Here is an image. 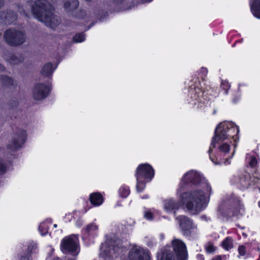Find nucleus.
<instances>
[{"mask_svg":"<svg viewBox=\"0 0 260 260\" xmlns=\"http://www.w3.org/2000/svg\"><path fill=\"white\" fill-rule=\"evenodd\" d=\"M239 126L232 121L221 122L216 126L208 151L210 159L214 164L226 165L231 164L230 159L234 155L235 150L232 156L225 158L229 152L231 146L223 141L225 140H233L235 149L239 140Z\"/></svg>","mask_w":260,"mask_h":260,"instance_id":"f257e3e1","label":"nucleus"},{"mask_svg":"<svg viewBox=\"0 0 260 260\" xmlns=\"http://www.w3.org/2000/svg\"><path fill=\"white\" fill-rule=\"evenodd\" d=\"M180 201L174 198L166 199L164 201V208L168 213L175 214L182 205H185L190 211L199 213L206 208L208 201H206L204 192L201 189L180 192Z\"/></svg>","mask_w":260,"mask_h":260,"instance_id":"f03ea898","label":"nucleus"},{"mask_svg":"<svg viewBox=\"0 0 260 260\" xmlns=\"http://www.w3.org/2000/svg\"><path fill=\"white\" fill-rule=\"evenodd\" d=\"M201 74L202 81L197 78L193 84L191 85L188 89V95L192 101L197 103L205 104L206 102L210 100V96L212 95L213 91L212 88L209 85H207L204 83L205 78L208 74L207 68L202 67L199 71Z\"/></svg>","mask_w":260,"mask_h":260,"instance_id":"7ed1b4c3","label":"nucleus"},{"mask_svg":"<svg viewBox=\"0 0 260 260\" xmlns=\"http://www.w3.org/2000/svg\"><path fill=\"white\" fill-rule=\"evenodd\" d=\"M244 209V204L240 197L232 193L228 197L226 205L219 207L217 211L222 217L230 219L242 215Z\"/></svg>","mask_w":260,"mask_h":260,"instance_id":"20e7f679","label":"nucleus"},{"mask_svg":"<svg viewBox=\"0 0 260 260\" xmlns=\"http://www.w3.org/2000/svg\"><path fill=\"white\" fill-rule=\"evenodd\" d=\"M54 10L52 5L46 0H37L31 7L34 17L47 26L52 24Z\"/></svg>","mask_w":260,"mask_h":260,"instance_id":"39448f33","label":"nucleus"},{"mask_svg":"<svg viewBox=\"0 0 260 260\" xmlns=\"http://www.w3.org/2000/svg\"><path fill=\"white\" fill-rule=\"evenodd\" d=\"M154 175L155 171L149 164H139L135 173L137 181L136 185L137 191L139 193L142 192L146 188V183L151 181Z\"/></svg>","mask_w":260,"mask_h":260,"instance_id":"423d86ee","label":"nucleus"},{"mask_svg":"<svg viewBox=\"0 0 260 260\" xmlns=\"http://www.w3.org/2000/svg\"><path fill=\"white\" fill-rule=\"evenodd\" d=\"M202 176L197 172L189 171L181 179L177 190V194L186 189L192 185H198L202 181Z\"/></svg>","mask_w":260,"mask_h":260,"instance_id":"0eeeda50","label":"nucleus"},{"mask_svg":"<svg viewBox=\"0 0 260 260\" xmlns=\"http://www.w3.org/2000/svg\"><path fill=\"white\" fill-rule=\"evenodd\" d=\"M4 39L6 43L11 47L19 46L25 41L24 34L14 28H9L4 34Z\"/></svg>","mask_w":260,"mask_h":260,"instance_id":"6e6552de","label":"nucleus"},{"mask_svg":"<svg viewBox=\"0 0 260 260\" xmlns=\"http://www.w3.org/2000/svg\"><path fill=\"white\" fill-rule=\"evenodd\" d=\"M60 249L65 254H75L78 255L80 252V246L77 239L73 238L71 236L63 238L60 242Z\"/></svg>","mask_w":260,"mask_h":260,"instance_id":"1a4fd4ad","label":"nucleus"},{"mask_svg":"<svg viewBox=\"0 0 260 260\" xmlns=\"http://www.w3.org/2000/svg\"><path fill=\"white\" fill-rule=\"evenodd\" d=\"M177 219L178 220L182 234L184 236L190 237L194 234V230L197 229V226L194 224L191 218L181 215L178 216Z\"/></svg>","mask_w":260,"mask_h":260,"instance_id":"9d476101","label":"nucleus"},{"mask_svg":"<svg viewBox=\"0 0 260 260\" xmlns=\"http://www.w3.org/2000/svg\"><path fill=\"white\" fill-rule=\"evenodd\" d=\"M52 89L51 83H36L34 86L32 91V97L36 101L43 100L50 94Z\"/></svg>","mask_w":260,"mask_h":260,"instance_id":"9b49d317","label":"nucleus"},{"mask_svg":"<svg viewBox=\"0 0 260 260\" xmlns=\"http://www.w3.org/2000/svg\"><path fill=\"white\" fill-rule=\"evenodd\" d=\"M27 137L26 131L18 129L14 134L11 143L7 145V148L13 151L18 150L26 142Z\"/></svg>","mask_w":260,"mask_h":260,"instance_id":"f8f14e48","label":"nucleus"},{"mask_svg":"<svg viewBox=\"0 0 260 260\" xmlns=\"http://www.w3.org/2000/svg\"><path fill=\"white\" fill-rule=\"evenodd\" d=\"M172 246L177 260H187L188 253L184 242L180 239H174L172 241Z\"/></svg>","mask_w":260,"mask_h":260,"instance_id":"ddd939ff","label":"nucleus"},{"mask_svg":"<svg viewBox=\"0 0 260 260\" xmlns=\"http://www.w3.org/2000/svg\"><path fill=\"white\" fill-rule=\"evenodd\" d=\"M129 260H151L149 252L141 247H133L128 254Z\"/></svg>","mask_w":260,"mask_h":260,"instance_id":"4468645a","label":"nucleus"},{"mask_svg":"<svg viewBox=\"0 0 260 260\" xmlns=\"http://www.w3.org/2000/svg\"><path fill=\"white\" fill-rule=\"evenodd\" d=\"M98 231V226L94 223L88 224L83 229L81 232L82 240L85 242H90L94 238L97 236Z\"/></svg>","mask_w":260,"mask_h":260,"instance_id":"2eb2a0df","label":"nucleus"},{"mask_svg":"<svg viewBox=\"0 0 260 260\" xmlns=\"http://www.w3.org/2000/svg\"><path fill=\"white\" fill-rule=\"evenodd\" d=\"M38 251V248L37 243L31 241L28 243L25 250H22L18 254V257L19 260H32L31 255L37 253Z\"/></svg>","mask_w":260,"mask_h":260,"instance_id":"dca6fc26","label":"nucleus"},{"mask_svg":"<svg viewBox=\"0 0 260 260\" xmlns=\"http://www.w3.org/2000/svg\"><path fill=\"white\" fill-rule=\"evenodd\" d=\"M105 245L110 250H113V252L116 254H119L121 252L122 246V243L119 240L117 241L111 238L106 241Z\"/></svg>","mask_w":260,"mask_h":260,"instance_id":"f3484780","label":"nucleus"},{"mask_svg":"<svg viewBox=\"0 0 260 260\" xmlns=\"http://www.w3.org/2000/svg\"><path fill=\"white\" fill-rule=\"evenodd\" d=\"M89 200L91 204L95 207L101 205L104 202V199L101 192H94L90 194Z\"/></svg>","mask_w":260,"mask_h":260,"instance_id":"a211bd4d","label":"nucleus"},{"mask_svg":"<svg viewBox=\"0 0 260 260\" xmlns=\"http://www.w3.org/2000/svg\"><path fill=\"white\" fill-rule=\"evenodd\" d=\"M56 68V67L53 68V64L52 62H47L42 67L40 73L44 77L50 78L52 76Z\"/></svg>","mask_w":260,"mask_h":260,"instance_id":"6ab92c4d","label":"nucleus"},{"mask_svg":"<svg viewBox=\"0 0 260 260\" xmlns=\"http://www.w3.org/2000/svg\"><path fill=\"white\" fill-rule=\"evenodd\" d=\"M157 260H174L173 252L167 248H164L157 253Z\"/></svg>","mask_w":260,"mask_h":260,"instance_id":"aec40b11","label":"nucleus"},{"mask_svg":"<svg viewBox=\"0 0 260 260\" xmlns=\"http://www.w3.org/2000/svg\"><path fill=\"white\" fill-rule=\"evenodd\" d=\"M79 6L78 0H64L63 7L67 11L72 12Z\"/></svg>","mask_w":260,"mask_h":260,"instance_id":"412c9836","label":"nucleus"},{"mask_svg":"<svg viewBox=\"0 0 260 260\" xmlns=\"http://www.w3.org/2000/svg\"><path fill=\"white\" fill-rule=\"evenodd\" d=\"M4 16H2L4 18V21L6 22L11 24L15 21L17 18V13L12 10H7L5 13H3Z\"/></svg>","mask_w":260,"mask_h":260,"instance_id":"4be33fe9","label":"nucleus"},{"mask_svg":"<svg viewBox=\"0 0 260 260\" xmlns=\"http://www.w3.org/2000/svg\"><path fill=\"white\" fill-rule=\"evenodd\" d=\"M250 10L253 16L260 19V0H253L250 5Z\"/></svg>","mask_w":260,"mask_h":260,"instance_id":"5701e85b","label":"nucleus"},{"mask_svg":"<svg viewBox=\"0 0 260 260\" xmlns=\"http://www.w3.org/2000/svg\"><path fill=\"white\" fill-rule=\"evenodd\" d=\"M0 82L1 83L6 87L15 86L16 87V84H15L14 79L7 75H0Z\"/></svg>","mask_w":260,"mask_h":260,"instance_id":"b1692460","label":"nucleus"},{"mask_svg":"<svg viewBox=\"0 0 260 260\" xmlns=\"http://www.w3.org/2000/svg\"><path fill=\"white\" fill-rule=\"evenodd\" d=\"M131 192L129 187L125 184H123L118 190V193L120 197L126 198Z\"/></svg>","mask_w":260,"mask_h":260,"instance_id":"393cba45","label":"nucleus"},{"mask_svg":"<svg viewBox=\"0 0 260 260\" xmlns=\"http://www.w3.org/2000/svg\"><path fill=\"white\" fill-rule=\"evenodd\" d=\"M221 246L226 250H229L233 247V240L231 237L228 236L222 241Z\"/></svg>","mask_w":260,"mask_h":260,"instance_id":"a878e982","label":"nucleus"},{"mask_svg":"<svg viewBox=\"0 0 260 260\" xmlns=\"http://www.w3.org/2000/svg\"><path fill=\"white\" fill-rule=\"evenodd\" d=\"M239 182L243 187L248 186L250 184L249 174L242 175L240 177Z\"/></svg>","mask_w":260,"mask_h":260,"instance_id":"bb28decb","label":"nucleus"},{"mask_svg":"<svg viewBox=\"0 0 260 260\" xmlns=\"http://www.w3.org/2000/svg\"><path fill=\"white\" fill-rule=\"evenodd\" d=\"M49 227L48 223L45 221L41 222L38 228V230L42 236H45L48 233Z\"/></svg>","mask_w":260,"mask_h":260,"instance_id":"cd10ccee","label":"nucleus"},{"mask_svg":"<svg viewBox=\"0 0 260 260\" xmlns=\"http://www.w3.org/2000/svg\"><path fill=\"white\" fill-rule=\"evenodd\" d=\"M85 40V35L84 32L76 33L73 37V41L74 43H81Z\"/></svg>","mask_w":260,"mask_h":260,"instance_id":"c85d7f7f","label":"nucleus"},{"mask_svg":"<svg viewBox=\"0 0 260 260\" xmlns=\"http://www.w3.org/2000/svg\"><path fill=\"white\" fill-rule=\"evenodd\" d=\"M8 61L10 63L13 64H17L23 61V59L18 58L15 55L12 54L9 56Z\"/></svg>","mask_w":260,"mask_h":260,"instance_id":"c756f323","label":"nucleus"},{"mask_svg":"<svg viewBox=\"0 0 260 260\" xmlns=\"http://www.w3.org/2000/svg\"><path fill=\"white\" fill-rule=\"evenodd\" d=\"M231 85L227 81L222 80L221 82L220 87L224 91V92L226 94H228V90L230 88Z\"/></svg>","mask_w":260,"mask_h":260,"instance_id":"7c9ffc66","label":"nucleus"},{"mask_svg":"<svg viewBox=\"0 0 260 260\" xmlns=\"http://www.w3.org/2000/svg\"><path fill=\"white\" fill-rule=\"evenodd\" d=\"M205 249L207 253H212L215 251L216 248L212 243L209 242L208 245L205 247Z\"/></svg>","mask_w":260,"mask_h":260,"instance_id":"2f4dec72","label":"nucleus"},{"mask_svg":"<svg viewBox=\"0 0 260 260\" xmlns=\"http://www.w3.org/2000/svg\"><path fill=\"white\" fill-rule=\"evenodd\" d=\"M257 164V160L255 156H252L250 157L249 165L253 168H254Z\"/></svg>","mask_w":260,"mask_h":260,"instance_id":"473e14b6","label":"nucleus"},{"mask_svg":"<svg viewBox=\"0 0 260 260\" xmlns=\"http://www.w3.org/2000/svg\"><path fill=\"white\" fill-rule=\"evenodd\" d=\"M7 165L0 159V175H4L7 172Z\"/></svg>","mask_w":260,"mask_h":260,"instance_id":"72a5a7b5","label":"nucleus"},{"mask_svg":"<svg viewBox=\"0 0 260 260\" xmlns=\"http://www.w3.org/2000/svg\"><path fill=\"white\" fill-rule=\"evenodd\" d=\"M238 253L241 256H244L246 253V248L244 245H240L238 247Z\"/></svg>","mask_w":260,"mask_h":260,"instance_id":"f704fd0d","label":"nucleus"},{"mask_svg":"<svg viewBox=\"0 0 260 260\" xmlns=\"http://www.w3.org/2000/svg\"><path fill=\"white\" fill-rule=\"evenodd\" d=\"M144 217L149 220H151L154 218V215L153 213L150 211L145 212Z\"/></svg>","mask_w":260,"mask_h":260,"instance_id":"c9c22d12","label":"nucleus"},{"mask_svg":"<svg viewBox=\"0 0 260 260\" xmlns=\"http://www.w3.org/2000/svg\"><path fill=\"white\" fill-rule=\"evenodd\" d=\"M54 249L53 248H51L50 251L47 253V255L46 257V260H51V258L54 255Z\"/></svg>","mask_w":260,"mask_h":260,"instance_id":"e433bc0d","label":"nucleus"},{"mask_svg":"<svg viewBox=\"0 0 260 260\" xmlns=\"http://www.w3.org/2000/svg\"><path fill=\"white\" fill-rule=\"evenodd\" d=\"M71 256H67L66 260H77L78 255H75V254H70Z\"/></svg>","mask_w":260,"mask_h":260,"instance_id":"4c0bfd02","label":"nucleus"},{"mask_svg":"<svg viewBox=\"0 0 260 260\" xmlns=\"http://www.w3.org/2000/svg\"><path fill=\"white\" fill-rule=\"evenodd\" d=\"M206 190L209 193V195L211 194L212 188L209 183H207L206 185Z\"/></svg>","mask_w":260,"mask_h":260,"instance_id":"58836bf2","label":"nucleus"},{"mask_svg":"<svg viewBox=\"0 0 260 260\" xmlns=\"http://www.w3.org/2000/svg\"><path fill=\"white\" fill-rule=\"evenodd\" d=\"M197 258L198 260H204L205 257H204V255H203L202 254H198L197 255Z\"/></svg>","mask_w":260,"mask_h":260,"instance_id":"ea45409f","label":"nucleus"},{"mask_svg":"<svg viewBox=\"0 0 260 260\" xmlns=\"http://www.w3.org/2000/svg\"><path fill=\"white\" fill-rule=\"evenodd\" d=\"M239 99H240V98L239 96H236L233 98V102L234 103H236L239 101Z\"/></svg>","mask_w":260,"mask_h":260,"instance_id":"a19ab883","label":"nucleus"},{"mask_svg":"<svg viewBox=\"0 0 260 260\" xmlns=\"http://www.w3.org/2000/svg\"><path fill=\"white\" fill-rule=\"evenodd\" d=\"M114 3L122 4L124 2V0H113Z\"/></svg>","mask_w":260,"mask_h":260,"instance_id":"79ce46f5","label":"nucleus"},{"mask_svg":"<svg viewBox=\"0 0 260 260\" xmlns=\"http://www.w3.org/2000/svg\"><path fill=\"white\" fill-rule=\"evenodd\" d=\"M141 198L143 200L148 199L149 198V196L147 194H145L144 195L141 196Z\"/></svg>","mask_w":260,"mask_h":260,"instance_id":"37998d69","label":"nucleus"},{"mask_svg":"<svg viewBox=\"0 0 260 260\" xmlns=\"http://www.w3.org/2000/svg\"><path fill=\"white\" fill-rule=\"evenodd\" d=\"M6 70V67L0 63V72H4Z\"/></svg>","mask_w":260,"mask_h":260,"instance_id":"c03bdc74","label":"nucleus"},{"mask_svg":"<svg viewBox=\"0 0 260 260\" xmlns=\"http://www.w3.org/2000/svg\"><path fill=\"white\" fill-rule=\"evenodd\" d=\"M212 260H222L221 257L220 255H216L214 256Z\"/></svg>","mask_w":260,"mask_h":260,"instance_id":"a18cd8bd","label":"nucleus"},{"mask_svg":"<svg viewBox=\"0 0 260 260\" xmlns=\"http://www.w3.org/2000/svg\"><path fill=\"white\" fill-rule=\"evenodd\" d=\"M51 260H61L60 258L57 256H54L51 258Z\"/></svg>","mask_w":260,"mask_h":260,"instance_id":"49530a36","label":"nucleus"},{"mask_svg":"<svg viewBox=\"0 0 260 260\" xmlns=\"http://www.w3.org/2000/svg\"><path fill=\"white\" fill-rule=\"evenodd\" d=\"M4 0H0V9L4 6Z\"/></svg>","mask_w":260,"mask_h":260,"instance_id":"de8ad7c7","label":"nucleus"},{"mask_svg":"<svg viewBox=\"0 0 260 260\" xmlns=\"http://www.w3.org/2000/svg\"><path fill=\"white\" fill-rule=\"evenodd\" d=\"M104 253H105V254L106 255H107V256L109 255V252L107 250H104Z\"/></svg>","mask_w":260,"mask_h":260,"instance_id":"09e8293b","label":"nucleus"},{"mask_svg":"<svg viewBox=\"0 0 260 260\" xmlns=\"http://www.w3.org/2000/svg\"><path fill=\"white\" fill-rule=\"evenodd\" d=\"M93 25V23H91V24H90V25H89V26H88V27H87V29H86V30H87V29H89V28H90V27H91Z\"/></svg>","mask_w":260,"mask_h":260,"instance_id":"8fccbe9b","label":"nucleus"},{"mask_svg":"<svg viewBox=\"0 0 260 260\" xmlns=\"http://www.w3.org/2000/svg\"><path fill=\"white\" fill-rule=\"evenodd\" d=\"M257 205H258V207L260 208V201H259L257 203Z\"/></svg>","mask_w":260,"mask_h":260,"instance_id":"3c124183","label":"nucleus"},{"mask_svg":"<svg viewBox=\"0 0 260 260\" xmlns=\"http://www.w3.org/2000/svg\"><path fill=\"white\" fill-rule=\"evenodd\" d=\"M14 104H15V106H16L18 104L17 102L14 101Z\"/></svg>","mask_w":260,"mask_h":260,"instance_id":"603ef678","label":"nucleus"},{"mask_svg":"<svg viewBox=\"0 0 260 260\" xmlns=\"http://www.w3.org/2000/svg\"><path fill=\"white\" fill-rule=\"evenodd\" d=\"M87 2H90L92 0H85Z\"/></svg>","mask_w":260,"mask_h":260,"instance_id":"864d4df0","label":"nucleus"},{"mask_svg":"<svg viewBox=\"0 0 260 260\" xmlns=\"http://www.w3.org/2000/svg\"><path fill=\"white\" fill-rule=\"evenodd\" d=\"M53 226H54V227L56 228L57 227V224H54Z\"/></svg>","mask_w":260,"mask_h":260,"instance_id":"5fc2aeb1","label":"nucleus"},{"mask_svg":"<svg viewBox=\"0 0 260 260\" xmlns=\"http://www.w3.org/2000/svg\"><path fill=\"white\" fill-rule=\"evenodd\" d=\"M108 15L107 12H105V15H104V16H106V15Z\"/></svg>","mask_w":260,"mask_h":260,"instance_id":"6e6d98bb","label":"nucleus"},{"mask_svg":"<svg viewBox=\"0 0 260 260\" xmlns=\"http://www.w3.org/2000/svg\"><path fill=\"white\" fill-rule=\"evenodd\" d=\"M204 217V216H202V218H203ZM205 217H206V216H205Z\"/></svg>","mask_w":260,"mask_h":260,"instance_id":"4d7b16f0","label":"nucleus"}]
</instances>
